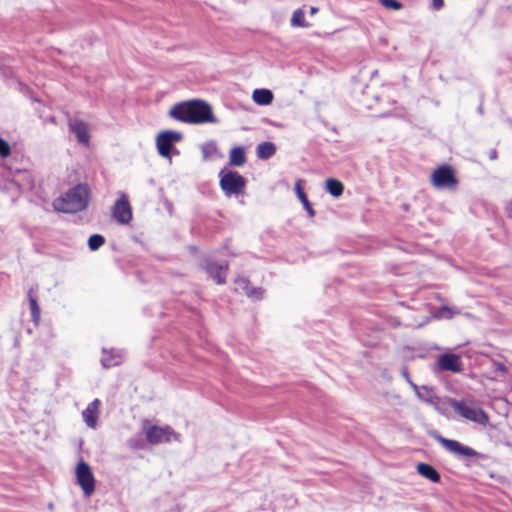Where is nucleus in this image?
I'll return each instance as SVG.
<instances>
[{
    "mask_svg": "<svg viewBox=\"0 0 512 512\" xmlns=\"http://www.w3.org/2000/svg\"><path fill=\"white\" fill-rule=\"evenodd\" d=\"M276 153V146L272 142H262L256 148V155L259 159H269Z\"/></svg>",
    "mask_w": 512,
    "mask_h": 512,
    "instance_id": "dca6fc26",
    "label": "nucleus"
},
{
    "mask_svg": "<svg viewBox=\"0 0 512 512\" xmlns=\"http://www.w3.org/2000/svg\"><path fill=\"white\" fill-rule=\"evenodd\" d=\"M239 285H244L245 293L250 298H256L260 299L262 298V295L264 293V290L262 288H249L248 282L245 279H240L238 281Z\"/></svg>",
    "mask_w": 512,
    "mask_h": 512,
    "instance_id": "b1692460",
    "label": "nucleus"
},
{
    "mask_svg": "<svg viewBox=\"0 0 512 512\" xmlns=\"http://www.w3.org/2000/svg\"><path fill=\"white\" fill-rule=\"evenodd\" d=\"M146 440L148 443L155 445L161 443H169L172 439L180 441V434L175 432L169 425L157 426L152 425L145 428Z\"/></svg>",
    "mask_w": 512,
    "mask_h": 512,
    "instance_id": "39448f33",
    "label": "nucleus"
},
{
    "mask_svg": "<svg viewBox=\"0 0 512 512\" xmlns=\"http://www.w3.org/2000/svg\"><path fill=\"white\" fill-rule=\"evenodd\" d=\"M417 397L426 403H434L436 396L434 394V391L432 388H429L427 386H422L420 391L416 393Z\"/></svg>",
    "mask_w": 512,
    "mask_h": 512,
    "instance_id": "5701e85b",
    "label": "nucleus"
},
{
    "mask_svg": "<svg viewBox=\"0 0 512 512\" xmlns=\"http://www.w3.org/2000/svg\"><path fill=\"white\" fill-rule=\"evenodd\" d=\"M252 98L259 105H269L273 101V93L268 89H255Z\"/></svg>",
    "mask_w": 512,
    "mask_h": 512,
    "instance_id": "a211bd4d",
    "label": "nucleus"
},
{
    "mask_svg": "<svg viewBox=\"0 0 512 512\" xmlns=\"http://www.w3.org/2000/svg\"><path fill=\"white\" fill-rule=\"evenodd\" d=\"M112 213L114 218L120 224H128L132 219V210L129 200L125 194H121L120 198L115 202Z\"/></svg>",
    "mask_w": 512,
    "mask_h": 512,
    "instance_id": "9d476101",
    "label": "nucleus"
},
{
    "mask_svg": "<svg viewBox=\"0 0 512 512\" xmlns=\"http://www.w3.org/2000/svg\"><path fill=\"white\" fill-rule=\"evenodd\" d=\"M326 189L332 196L339 197L343 193L344 186L339 180L330 178L326 181Z\"/></svg>",
    "mask_w": 512,
    "mask_h": 512,
    "instance_id": "aec40b11",
    "label": "nucleus"
},
{
    "mask_svg": "<svg viewBox=\"0 0 512 512\" xmlns=\"http://www.w3.org/2000/svg\"><path fill=\"white\" fill-rule=\"evenodd\" d=\"M431 181L436 188H452L457 184L454 171L448 165L437 168L432 173Z\"/></svg>",
    "mask_w": 512,
    "mask_h": 512,
    "instance_id": "1a4fd4ad",
    "label": "nucleus"
},
{
    "mask_svg": "<svg viewBox=\"0 0 512 512\" xmlns=\"http://www.w3.org/2000/svg\"><path fill=\"white\" fill-rule=\"evenodd\" d=\"M169 116L188 124L218 123L210 104L201 99H192L175 104Z\"/></svg>",
    "mask_w": 512,
    "mask_h": 512,
    "instance_id": "f257e3e1",
    "label": "nucleus"
},
{
    "mask_svg": "<svg viewBox=\"0 0 512 512\" xmlns=\"http://www.w3.org/2000/svg\"><path fill=\"white\" fill-rule=\"evenodd\" d=\"M291 26L293 27H307L308 24L305 22V14L302 9H297L293 12L291 17Z\"/></svg>",
    "mask_w": 512,
    "mask_h": 512,
    "instance_id": "393cba45",
    "label": "nucleus"
},
{
    "mask_svg": "<svg viewBox=\"0 0 512 512\" xmlns=\"http://www.w3.org/2000/svg\"><path fill=\"white\" fill-rule=\"evenodd\" d=\"M317 12H318V8L313 7V6H312V7H310V15H314V14H316Z\"/></svg>",
    "mask_w": 512,
    "mask_h": 512,
    "instance_id": "e433bc0d",
    "label": "nucleus"
},
{
    "mask_svg": "<svg viewBox=\"0 0 512 512\" xmlns=\"http://www.w3.org/2000/svg\"><path fill=\"white\" fill-rule=\"evenodd\" d=\"M183 134L178 131L166 130L160 132L156 137V147L162 157L170 158L173 152V145L182 141Z\"/></svg>",
    "mask_w": 512,
    "mask_h": 512,
    "instance_id": "423d86ee",
    "label": "nucleus"
},
{
    "mask_svg": "<svg viewBox=\"0 0 512 512\" xmlns=\"http://www.w3.org/2000/svg\"><path fill=\"white\" fill-rule=\"evenodd\" d=\"M128 444L133 449L142 448V441L140 439L131 438Z\"/></svg>",
    "mask_w": 512,
    "mask_h": 512,
    "instance_id": "2f4dec72",
    "label": "nucleus"
},
{
    "mask_svg": "<svg viewBox=\"0 0 512 512\" xmlns=\"http://www.w3.org/2000/svg\"><path fill=\"white\" fill-rule=\"evenodd\" d=\"M435 439L450 453L459 456L473 458L477 457L479 453L469 446L461 444L459 441L447 439L441 435H437Z\"/></svg>",
    "mask_w": 512,
    "mask_h": 512,
    "instance_id": "6e6552de",
    "label": "nucleus"
},
{
    "mask_svg": "<svg viewBox=\"0 0 512 512\" xmlns=\"http://www.w3.org/2000/svg\"><path fill=\"white\" fill-rule=\"evenodd\" d=\"M219 177L220 187L227 197L241 194L246 186V179L237 171L222 169Z\"/></svg>",
    "mask_w": 512,
    "mask_h": 512,
    "instance_id": "20e7f679",
    "label": "nucleus"
},
{
    "mask_svg": "<svg viewBox=\"0 0 512 512\" xmlns=\"http://www.w3.org/2000/svg\"><path fill=\"white\" fill-rule=\"evenodd\" d=\"M380 2L385 8L391 10H400L402 8V4L397 0H380Z\"/></svg>",
    "mask_w": 512,
    "mask_h": 512,
    "instance_id": "c85d7f7f",
    "label": "nucleus"
},
{
    "mask_svg": "<svg viewBox=\"0 0 512 512\" xmlns=\"http://www.w3.org/2000/svg\"><path fill=\"white\" fill-rule=\"evenodd\" d=\"M201 151L203 154V158L205 160H207L217 152V146H216L215 142L210 141V142L204 143L201 146Z\"/></svg>",
    "mask_w": 512,
    "mask_h": 512,
    "instance_id": "cd10ccee",
    "label": "nucleus"
},
{
    "mask_svg": "<svg viewBox=\"0 0 512 512\" xmlns=\"http://www.w3.org/2000/svg\"><path fill=\"white\" fill-rule=\"evenodd\" d=\"M11 153L10 145L0 137V156L5 158Z\"/></svg>",
    "mask_w": 512,
    "mask_h": 512,
    "instance_id": "c756f323",
    "label": "nucleus"
},
{
    "mask_svg": "<svg viewBox=\"0 0 512 512\" xmlns=\"http://www.w3.org/2000/svg\"><path fill=\"white\" fill-rule=\"evenodd\" d=\"M448 403L457 415L466 420L482 426L489 423L488 414L473 401L450 398Z\"/></svg>",
    "mask_w": 512,
    "mask_h": 512,
    "instance_id": "7ed1b4c3",
    "label": "nucleus"
},
{
    "mask_svg": "<svg viewBox=\"0 0 512 512\" xmlns=\"http://www.w3.org/2000/svg\"><path fill=\"white\" fill-rule=\"evenodd\" d=\"M105 243V238L100 234H93L88 239L90 250L96 251Z\"/></svg>",
    "mask_w": 512,
    "mask_h": 512,
    "instance_id": "a878e982",
    "label": "nucleus"
},
{
    "mask_svg": "<svg viewBox=\"0 0 512 512\" xmlns=\"http://www.w3.org/2000/svg\"><path fill=\"white\" fill-rule=\"evenodd\" d=\"M417 472L424 478L429 479L434 483H438L440 481V474L438 471L430 464L427 463H419L417 465Z\"/></svg>",
    "mask_w": 512,
    "mask_h": 512,
    "instance_id": "2eb2a0df",
    "label": "nucleus"
},
{
    "mask_svg": "<svg viewBox=\"0 0 512 512\" xmlns=\"http://www.w3.org/2000/svg\"><path fill=\"white\" fill-rule=\"evenodd\" d=\"M401 374L406 379V381L408 382V379H410V377H409L408 369L406 367L402 368Z\"/></svg>",
    "mask_w": 512,
    "mask_h": 512,
    "instance_id": "c9c22d12",
    "label": "nucleus"
},
{
    "mask_svg": "<svg viewBox=\"0 0 512 512\" xmlns=\"http://www.w3.org/2000/svg\"><path fill=\"white\" fill-rule=\"evenodd\" d=\"M497 157H498V154H497L496 149L490 150V152H489V159L490 160H496Z\"/></svg>",
    "mask_w": 512,
    "mask_h": 512,
    "instance_id": "f704fd0d",
    "label": "nucleus"
},
{
    "mask_svg": "<svg viewBox=\"0 0 512 512\" xmlns=\"http://www.w3.org/2000/svg\"><path fill=\"white\" fill-rule=\"evenodd\" d=\"M458 313V311H453L451 308L447 306H442L438 310V316L445 317V318H451L454 314Z\"/></svg>",
    "mask_w": 512,
    "mask_h": 512,
    "instance_id": "7c9ffc66",
    "label": "nucleus"
},
{
    "mask_svg": "<svg viewBox=\"0 0 512 512\" xmlns=\"http://www.w3.org/2000/svg\"><path fill=\"white\" fill-rule=\"evenodd\" d=\"M100 400L94 399L88 404L86 409L82 412V417L86 425L90 428L97 426V419L99 414Z\"/></svg>",
    "mask_w": 512,
    "mask_h": 512,
    "instance_id": "4468645a",
    "label": "nucleus"
},
{
    "mask_svg": "<svg viewBox=\"0 0 512 512\" xmlns=\"http://www.w3.org/2000/svg\"><path fill=\"white\" fill-rule=\"evenodd\" d=\"M69 128L70 131L75 134L79 143L88 145L90 135L86 123L78 119H72L69 121Z\"/></svg>",
    "mask_w": 512,
    "mask_h": 512,
    "instance_id": "ddd939ff",
    "label": "nucleus"
},
{
    "mask_svg": "<svg viewBox=\"0 0 512 512\" xmlns=\"http://www.w3.org/2000/svg\"><path fill=\"white\" fill-rule=\"evenodd\" d=\"M491 370L495 374V376L493 377V379L495 380L498 379L499 377L505 376L508 373L507 367L503 363L496 361L492 362Z\"/></svg>",
    "mask_w": 512,
    "mask_h": 512,
    "instance_id": "bb28decb",
    "label": "nucleus"
},
{
    "mask_svg": "<svg viewBox=\"0 0 512 512\" xmlns=\"http://www.w3.org/2000/svg\"><path fill=\"white\" fill-rule=\"evenodd\" d=\"M433 8L436 10H439L444 5V0H432Z\"/></svg>",
    "mask_w": 512,
    "mask_h": 512,
    "instance_id": "473e14b6",
    "label": "nucleus"
},
{
    "mask_svg": "<svg viewBox=\"0 0 512 512\" xmlns=\"http://www.w3.org/2000/svg\"><path fill=\"white\" fill-rule=\"evenodd\" d=\"M296 193H297V196H298L299 200L303 204L305 210L309 214V216L310 217H314L315 216V211L312 208V206H311V204H310V202H309L305 192L303 191V189L301 188L299 183H296Z\"/></svg>",
    "mask_w": 512,
    "mask_h": 512,
    "instance_id": "412c9836",
    "label": "nucleus"
},
{
    "mask_svg": "<svg viewBox=\"0 0 512 512\" xmlns=\"http://www.w3.org/2000/svg\"><path fill=\"white\" fill-rule=\"evenodd\" d=\"M103 353L104 356L101 359V363L104 368L114 367L121 363L122 357L119 353H114V351L106 353L105 350H103Z\"/></svg>",
    "mask_w": 512,
    "mask_h": 512,
    "instance_id": "6ab92c4d",
    "label": "nucleus"
},
{
    "mask_svg": "<svg viewBox=\"0 0 512 512\" xmlns=\"http://www.w3.org/2000/svg\"><path fill=\"white\" fill-rule=\"evenodd\" d=\"M89 191L86 185L78 184L57 198L53 206L62 213H77L88 206Z\"/></svg>",
    "mask_w": 512,
    "mask_h": 512,
    "instance_id": "f03ea898",
    "label": "nucleus"
},
{
    "mask_svg": "<svg viewBox=\"0 0 512 512\" xmlns=\"http://www.w3.org/2000/svg\"><path fill=\"white\" fill-rule=\"evenodd\" d=\"M246 162L245 150L243 147H234L230 150L229 164L232 166L240 167Z\"/></svg>",
    "mask_w": 512,
    "mask_h": 512,
    "instance_id": "f3484780",
    "label": "nucleus"
},
{
    "mask_svg": "<svg viewBox=\"0 0 512 512\" xmlns=\"http://www.w3.org/2000/svg\"><path fill=\"white\" fill-rule=\"evenodd\" d=\"M408 383L414 390L415 394L420 391L421 387H418L411 379H408Z\"/></svg>",
    "mask_w": 512,
    "mask_h": 512,
    "instance_id": "72a5a7b5",
    "label": "nucleus"
},
{
    "mask_svg": "<svg viewBox=\"0 0 512 512\" xmlns=\"http://www.w3.org/2000/svg\"><path fill=\"white\" fill-rule=\"evenodd\" d=\"M205 270L217 284H224L226 282L228 262L223 261L221 263H216L208 261L206 263Z\"/></svg>",
    "mask_w": 512,
    "mask_h": 512,
    "instance_id": "f8f14e48",
    "label": "nucleus"
},
{
    "mask_svg": "<svg viewBox=\"0 0 512 512\" xmlns=\"http://www.w3.org/2000/svg\"><path fill=\"white\" fill-rule=\"evenodd\" d=\"M76 482L83 490L86 497L91 496L95 491V478L90 466L80 461L76 467Z\"/></svg>",
    "mask_w": 512,
    "mask_h": 512,
    "instance_id": "0eeeda50",
    "label": "nucleus"
},
{
    "mask_svg": "<svg viewBox=\"0 0 512 512\" xmlns=\"http://www.w3.org/2000/svg\"><path fill=\"white\" fill-rule=\"evenodd\" d=\"M437 365L442 371H450L454 373L461 372L463 369L460 356L452 353L440 355L437 360Z\"/></svg>",
    "mask_w": 512,
    "mask_h": 512,
    "instance_id": "9b49d317",
    "label": "nucleus"
},
{
    "mask_svg": "<svg viewBox=\"0 0 512 512\" xmlns=\"http://www.w3.org/2000/svg\"><path fill=\"white\" fill-rule=\"evenodd\" d=\"M478 111H479V113H480V114H482V113H483V108H482V106H480V107L478 108Z\"/></svg>",
    "mask_w": 512,
    "mask_h": 512,
    "instance_id": "4c0bfd02",
    "label": "nucleus"
},
{
    "mask_svg": "<svg viewBox=\"0 0 512 512\" xmlns=\"http://www.w3.org/2000/svg\"><path fill=\"white\" fill-rule=\"evenodd\" d=\"M29 305L31 310L32 321L37 325L40 320V307L37 299L32 295V290L28 292Z\"/></svg>",
    "mask_w": 512,
    "mask_h": 512,
    "instance_id": "4be33fe9",
    "label": "nucleus"
}]
</instances>
